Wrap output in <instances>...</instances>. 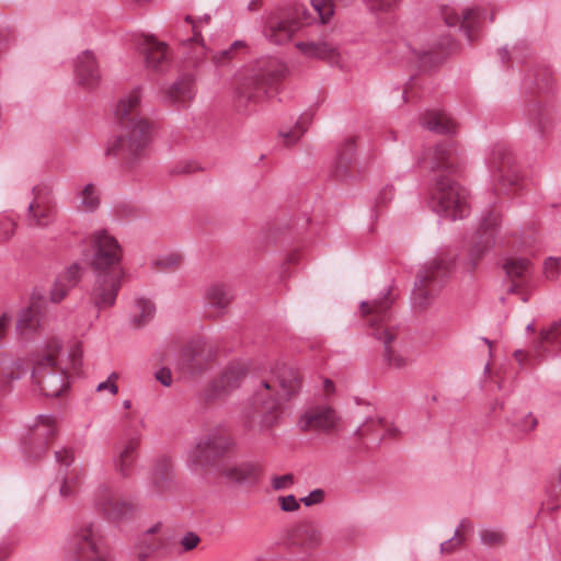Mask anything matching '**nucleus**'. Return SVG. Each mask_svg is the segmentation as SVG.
<instances>
[{"label": "nucleus", "mask_w": 561, "mask_h": 561, "mask_svg": "<svg viewBox=\"0 0 561 561\" xmlns=\"http://www.w3.org/2000/svg\"><path fill=\"white\" fill-rule=\"evenodd\" d=\"M301 389L299 371L283 362L275 363L268 376L262 378L250 398L249 407L241 414L245 432L261 434L278 422L283 404L295 398Z\"/></svg>", "instance_id": "nucleus-1"}, {"label": "nucleus", "mask_w": 561, "mask_h": 561, "mask_svg": "<svg viewBox=\"0 0 561 561\" xmlns=\"http://www.w3.org/2000/svg\"><path fill=\"white\" fill-rule=\"evenodd\" d=\"M142 91L135 87L123 94L115 108L114 116L119 130L116 137L108 139L104 146L107 158H123L129 165L142 160L152 140V124L140 114Z\"/></svg>", "instance_id": "nucleus-2"}, {"label": "nucleus", "mask_w": 561, "mask_h": 561, "mask_svg": "<svg viewBox=\"0 0 561 561\" xmlns=\"http://www.w3.org/2000/svg\"><path fill=\"white\" fill-rule=\"evenodd\" d=\"M424 160L431 171L443 173L435 176L431 193L435 211L450 220L468 216L470 211L468 192L450 178L457 165V154L453 145L449 142L437 145Z\"/></svg>", "instance_id": "nucleus-3"}, {"label": "nucleus", "mask_w": 561, "mask_h": 561, "mask_svg": "<svg viewBox=\"0 0 561 561\" xmlns=\"http://www.w3.org/2000/svg\"><path fill=\"white\" fill-rule=\"evenodd\" d=\"M392 301L390 290H387L373 301H362L360 313L367 321L370 334L382 344V363L389 369L403 370L409 365V353L391 320Z\"/></svg>", "instance_id": "nucleus-4"}, {"label": "nucleus", "mask_w": 561, "mask_h": 561, "mask_svg": "<svg viewBox=\"0 0 561 561\" xmlns=\"http://www.w3.org/2000/svg\"><path fill=\"white\" fill-rule=\"evenodd\" d=\"M61 346L53 343L35 360L32 378L39 392L46 397L56 398L69 387L68 374L60 364Z\"/></svg>", "instance_id": "nucleus-5"}, {"label": "nucleus", "mask_w": 561, "mask_h": 561, "mask_svg": "<svg viewBox=\"0 0 561 561\" xmlns=\"http://www.w3.org/2000/svg\"><path fill=\"white\" fill-rule=\"evenodd\" d=\"M450 265L451 259L443 254L424 264L417 274L412 291L414 307L424 309L435 300L449 273Z\"/></svg>", "instance_id": "nucleus-6"}, {"label": "nucleus", "mask_w": 561, "mask_h": 561, "mask_svg": "<svg viewBox=\"0 0 561 561\" xmlns=\"http://www.w3.org/2000/svg\"><path fill=\"white\" fill-rule=\"evenodd\" d=\"M101 527L96 523H82L67 545L69 561H111L103 552Z\"/></svg>", "instance_id": "nucleus-7"}, {"label": "nucleus", "mask_w": 561, "mask_h": 561, "mask_svg": "<svg viewBox=\"0 0 561 561\" xmlns=\"http://www.w3.org/2000/svg\"><path fill=\"white\" fill-rule=\"evenodd\" d=\"M285 73V68L276 61L245 69L236 78L237 91L240 98L248 101L260 99Z\"/></svg>", "instance_id": "nucleus-8"}, {"label": "nucleus", "mask_w": 561, "mask_h": 561, "mask_svg": "<svg viewBox=\"0 0 561 561\" xmlns=\"http://www.w3.org/2000/svg\"><path fill=\"white\" fill-rule=\"evenodd\" d=\"M94 272H107L122 266V249L117 240L105 230L95 231L90 237L89 248L84 252Z\"/></svg>", "instance_id": "nucleus-9"}, {"label": "nucleus", "mask_w": 561, "mask_h": 561, "mask_svg": "<svg viewBox=\"0 0 561 561\" xmlns=\"http://www.w3.org/2000/svg\"><path fill=\"white\" fill-rule=\"evenodd\" d=\"M125 275L124 270L94 272V280L88 291V299L99 318L102 310L112 308L117 299Z\"/></svg>", "instance_id": "nucleus-10"}, {"label": "nucleus", "mask_w": 561, "mask_h": 561, "mask_svg": "<svg viewBox=\"0 0 561 561\" xmlns=\"http://www.w3.org/2000/svg\"><path fill=\"white\" fill-rule=\"evenodd\" d=\"M232 442L224 436L207 434L198 437L186 450L185 462L194 473H204L213 465L214 455L229 449Z\"/></svg>", "instance_id": "nucleus-11"}, {"label": "nucleus", "mask_w": 561, "mask_h": 561, "mask_svg": "<svg viewBox=\"0 0 561 561\" xmlns=\"http://www.w3.org/2000/svg\"><path fill=\"white\" fill-rule=\"evenodd\" d=\"M488 167L499 193L508 194L520 182V176L513 165L511 153L503 146H495L489 158Z\"/></svg>", "instance_id": "nucleus-12"}, {"label": "nucleus", "mask_w": 561, "mask_h": 561, "mask_svg": "<svg viewBox=\"0 0 561 561\" xmlns=\"http://www.w3.org/2000/svg\"><path fill=\"white\" fill-rule=\"evenodd\" d=\"M488 16V9L483 5L468 7L459 13L454 8L443 7L442 18L449 27H459L469 42L474 41L482 22Z\"/></svg>", "instance_id": "nucleus-13"}, {"label": "nucleus", "mask_w": 561, "mask_h": 561, "mask_svg": "<svg viewBox=\"0 0 561 561\" xmlns=\"http://www.w3.org/2000/svg\"><path fill=\"white\" fill-rule=\"evenodd\" d=\"M249 373V365L244 360L228 364L224 370L209 383L206 397L209 400L227 397L238 389Z\"/></svg>", "instance_id": "nucleus-14"}, {"label": "nucleus", "mask_w": 561, "mask_h": 561, "mask_svg": "<svg viewBox=\"0 0 561 561\" xmlns=\"http://www.w3.org/2000/svg\"><path fill=\"white\" fill-rule=\"evenodd\" d=\"M34 198L28 204L25 214V224L30 228L46 229L56 218V204L48 192L43 187L33 188Z\"/></svg>", "instance_id": "nucleus-15"}, {"label": "nucleus", "mask_w": 561, "mask_h": 561, "mask_svg": "<svg viewBox=\"0 0 561 561\" xmlns=\"http://www.w3.org/2000/svg\"><path fill=\"white\" fill-rule=\"evenodd\" d=\"M504 270L510 279L507 291L518 295L523 302H527L535 288L529 261L518 257L507 259Z\"/></svg>", "instance_id": "nucleus-16"}, {"label": "nucleus", "mask_w": 561, "mask_h": 561, "mask_svg": "<svg viewBox=\"0 0 561 561\" xmlns=\"http://www.w3.org/2000/svg\"><path fill=\"white\" fill-rule=\"evenodd\" d=\"M323 542L321 527L312 520H305L293 527L286 538V546L309 557Z\"/></svg>", "instance_id": "nucleus-17"}, {"label": "nucleus", "mask_w": 561, "mask_h": 561, "mask_svg": "<svg viewBox=\"0 0 561 561\" xmlns=\"http://www.w3.org/2000/svg\"><path fill=\"white\" fill-rule=\"evenodd\" d=\"M46 305L45 295L39 290H34L28 305L19 312L16 330L20 335L30 336L44 327Z\"/></svg>", "instance_id": "nucleus-18"}, {"label": "nucleus", "mask_w": 561, "mask_h": 561, "mask_svg": "<svg viewBox=\"0 0 561 561\" xmlns=\"http://www.w3.org/2000/svg\"><path fill=\"white\" fill-rule=\"evenodd\" d=\"M141 438L139 435H129L119 439L113 449L111 462L114 471L123 479L131 477L134 466L138 458Z\"/></svg>", "instance_id": "nucleus-19"}, {"label": "nucleus", "mask_w": 561, "mask_h": 561, "mask_svg": "<svg viewBox=\"0 0 561 561\" xmlns=\"http://www.w3.org/2000/svg\"><path fill=\"white\" fill-rule=\"evenodd\" d=\"M302 432L336 433L341 428V419L331 407L321 405L307 410L298 421Z\"/></svg>", "instance_id": "nucleus-20"}, {"label": "nucleus", "mask_w": 561, "mask_h": 561, "mask_svg": "<svg viewBox=\"0 0 561 561\" xmlns=\"http://www.w3.org/2000/svg\"><path fill=\"white\" fill-rule=\"evenodd\" d=\"M140 53L145 56L146 67L157 72L165 71L171 61L169 46L153 36H145L138 44Z\"/></svg>", "instance_id": "nucleus-21"}, {"label": "nucleus", "mask_w": 561, "mask_h": 561, "mask_svg": "<svg viewBox=\"0 0 561 561\" xmlns=\"http://www.w3.org/2000/svg\"><path fill=\"white\" fill-rule=\"evenodd\" d=\"M76 82L87 89H94L101 81L98 58L92 50L81 51L73 64Z\"/></svg>", "instance_id": "nucleus-22"}, {"label": "nucleus", "mask_w": 561, "mask_h": 561, "mask_svg": "<svg viewBox=\"0 0 561 561\" xmlns=\"http://www.w3.org/2000/svg\"><path fill=\"white\" fill-rule=\"evenodd\" d=\"M218 474L233 483H254L257 481L261 467L251 461L222 460L217 465Z\"/></svg>", "instance_id": "nucleus-23"}, {"label": "nucleus", "mask_w": 561, "mask_h": 561, "mask_svg": "<svg viewBox=\"0 0 561 561\" xmlns=\"http://www.w3.org/2000/svg\"><path fill=\"white\" fill-rule=\"evenodd\" d=\"M31 433L32 446L27 453L32 457H38L57 433V419L54 415H38Z\"/></svg>", "instance_id": "nucleus-24"}, {"label": "nucleus", "mask_w": 561, "mask_h": 561, "mask_svg": "<svg viewBox=\"0 0 561 561\" xmlns=\"http://www.w3.org/2000/svg\"><path fill=\"white\" fill-rule=\"evenodd\" d=\"M499 222L500 217L494 211L489 213L480 222L474 244L470 253L472 264H474L477 260L494 244Z\"/></svg>", "instance_id": "nucleus-25"}, {"label": "nucleus", "mask_w": 561, "mask_h": 561, "mask_svg": "<svg viewBox=\"0 0 561 561\" xmlns=\"http://www.w3.org/2000/svg\"><path fill=\"white\" fill-rule=\"evenodd\" d=\"M96 505L112 520L119 522L131 515L133 504L113 499L112 492L106 486H101L96 492Z\"/></svg>", "instance_id": "nucleus-26"}, {"label": "nucleus", "mask_w": 561, "mask_h": 561, "mask_svg": "<svg viewBox=\"0 0 561 561\" xmlns=\"http://www.w3.org/2000/svg\"><path fill=\"white\" fill-rule=\"evenodd\" d=\"M302 23L304 22L291 21L273 13L266 20L264 34L270 42L283 44L290 39Z\"/></svg>", "instance_id": "nucleus-27"}, {"label": "nucleus", "mask_w": 561, "mask_h": 561, "mask_svg": "<svg viewBox=\"0 0 561 561\" xmlns=\"http://www.w3.org/2000/svg\"><path fill=\"white\" fill-rule=\"evenodd\" d=\"M525 115L529 127L539 138H542L552 126V108L542 102H530L525 110Z\"/></svg>", "instance_id": "nucleus-28"}, {"label": "nucleus", "mask_w": 561, "mask_h": 561, "mask_svg": "<svg viewBox=\"0 0 561 561\" xmlns=\"http://www.w3.org/2000/svg\"><path fill=\"white\" fill-rule=\"evenodd\" d=\"M534 350L535 356L538 359L543 358L546 355L557 354L561 350V320L551 323L540 331Z\"/></svg>", "instance_id": "nucleus-29"}, {"label": "nucleus", "mask_w": 561, "mask_h": 561, "mask_svg": "<svg viewBox=\"0 0 561 561\" xmlns=\"http://www.w3.org/2000/svg\"><path fill=\"white\" fill-rule=\"evenodd\" d=\"M167 548V539L137 537L131 547V561H160Z\"/></svg>", "instance_id": "nucleus-30"}, {"label": "nucleus", "mask_w": 561, "mask_h": 561, "mask_svg": "<svg viewBox=\"0 0 561 561\" xmlns=\"http://www.w3.org/2000/svg\"><path fill=\"white\" fill-rule=\"evenodd\" d=\"M295 46L307 58L323 59L330 62H336L339 59L337 47L325 39L300 41Z\"/></svg>", "instance_id": "nucleus-31"}, {"label": "nucleus", "mask_w": 561, "mask_h": 561, "mask_svg": "<svg viewBox=\"0 0 561 561\" xmlns=\"http://www.w3.org/2000/svg\"><path fill=\"white\" fill-rule=\"evenodd\" d=\"M173 482V466L171 459L161 456L157 458L151 474V493L163 495L171 490Z\"/></svg>", "instance_id": "nucleus-32"}, {"label": "nucleus", "mask_w": 561, "mask_h": 561, "mask_svg": "<svg viewBox=\"0 0 561 561\" xmlns=\"http://www.w3.org/2000/svg\"><path fill=\"white\" fill-rule=\"evenodd\" d=\"M184 23L191 26L193 36L187 38L184 43L188 45V49L186 51V62L194 67H201L208 55V48L202 37L197 33V24L193 23V18L191 15H186L184 18Z\"/></svg>", "instance_id": "nucleus-33"}, {"label": "nucleus", "mask_w": 561, "mask_h": 561, "mask_svg": "<svg viewBox=\"0 0 561 561\" xmlns=\"http://www.w3.org/2000/svg\"><path fill=\"white\" fill-rule=\"evenodd\" d=\"M231 293L227 286L214 283L208 286L205 293L206 307L211 316H220L225 312L231 301Z\"/></svg>", "instance_id": "nucleus-34"}, {"label": "nucleus", "mask_w": 561, "mask_h": 561, "mask_svg": "<svg viewBox=\"0 0 561 561\" xmlns=\"http://www.w3.org/2000/svg\"><path fill=\"white\" fill-rule=\"evenodd\" d=\"M194 96V81L192 76H184L165 90L164 98L170 103H185Z\"/></svg>", "instance_id": "nucleus-35"}, {"label": "nucleus", "mask_w": 561, "mask_h": 561, "mask_svg": "<svg viewBox=\"0 0 561 561\" xmlns=\"http://www.w3.org/2000/svg\"><path fill=\"white\" fill-rule=\"evenodd\" d=\"M421 124L428 130L437 134H451L455 131L454 121L440 111H427L422 116Z\"/></svg>", "instance_id": "nucleus-36"}, {"label": "nucleus", "mask_w": 561, "mask_h": 561, "mask_svg": "<svg viewBox=\"0 0 561 561\" xmlns=\"http://www.w3.org/2000/svg\"><path fill=\"white\" fill-rule=\"evenodd\" d=\"M355 145L352 139H347L337 150V157L334 165V176L344 180L347 176V169L353 162Z\"/></svg>", "instance_id": "nucleus-37"}, {"label": "nucleus", "mask_w": 561, "mask_h": 561, "mask_svg": "<svg viewBox=\"0 0 561 561\" xmlns=\"http://www.w3.org/2000/svg\"><path fill=\"white\" fill-rule=\"evenodd\" d=\"M78 208L87 213L95 211L101 204V194L99 187L94 183L85 184L78 193Z\"/></svg>", "instance_id": "nucleus-38"}, {"label": "nucleus", "mask_w": 561, "mask_h": 561, "mask_svg": "<svg viewBox=\"0 0 561 561\" xmlns=\"http://www.w3.org/2000/svg\"><path fill=\"white\" fill-rule=\"evenodd\" d=\"M311 123V115L308 113L301 114L296 121L295 125L288 129H280L279 137L284 146H293L298 142L302 135L307 131Z\"/></svg>", "instance_id": "nucleus-39"}, {"label": "nucleus", "mask_w": 561, "mask_h": 561, "mask_svg": "<svg viewBox=\"0 0 561 561\" xmlns=\"http://www.w3.org/2000/svg\"><path fill=\"white\" fill-rule=\"evenodd\" d=\"M379 430L383 431V434L379 439H382L383 437H394L399 433L396 426L388 423L385 419L376 416L367 419L363 426L356 430L355 434L363 437L369 433L378 432Z\"/></svg>", "instance_id": "nucleus-40"}, {"label": "nucleus", "mask_w": 561, "mask_h": 561, "mask_svg": "<svg viewBox=\"0 0 561 561\" xmlns=\"http://www.w3.org/2000/svg\"><path fill=\"white\" fill-rule=\"evenodd\" d=\"M543 503L551 511L561 506V467L559 472L551 477L545 486Z\"/></svg>", "instance_id": "nucleus-41"}, {"label": "nucleus", "mask_w": 561, "mask_h": 561, "mask_svg": "<svg viewBox=\"0 0 561 561\" xmlns=\"http://www.w3.org/2000/svg\"><path fill=\"white\" fill-rule=\"evenodd\" d=\"M183 261L180 252L170 251L154 255L151 261V267L157 272H170L178 268Z\"/></svg>", "instance_id": "nucleus-42"}, {"label": "nucleus", "mask_w": 561, "mask_h": 561, "mask_svg": "<svg viewBox=\"0 0 561 561\" xmlns=\"http://www.w3.org/2000/svg\"><path fill=\"white\" fill-rule=\"evenodd\" d=\"M156 312L153 302L146 298L135 300V311L131 321L136 328H141L152 320Z\"/></svg>", "instance_id": "nucleus-43"}, {"label": "nucleus", "mask_w": 561, "mask_h": 561, "mask_svg": "<svg viewBox=\"0 0 561 561\" xmlns=\"http://www.w3.org/2000/svg\"><path fill=\"white\" fill-rule=\"evenodd\" d=\"M247 49V43L243 41H234L228 48L216 51L211 56L213 64L217 67H225L236 57L237 53Z\"/></svg>", "instance_id": "nucleus-44"}, {"label": "nucleus", "mask_w": 561, "mask_h": 561, "mask_svg": "<svg viewBox=\"0 0 561 561\" xmlns=\"http://www.w3.org/2000/svg\"><path fill=\"white\" fill-rule=\"evenodd\" d=\"M58 479L60 480L59 494L64 499L71 497L75 494L79 483V472L77 469L71 471L59 470Z\"/></svg>", "instance_id": "nucleus-45"}, {"label": "nucleus", "mask_w": 561, "mask_h": 561, "mask_svg": "<svg viewBox=\"0 0 561 561\" xmlns=\"http://www.w3.org/2000/svg\"><path fill=\"white\" fill-rule=\"evenodd\" d=\"M510 423L517 432L529 433L535 430L538 420L531 412H517L512 416Z\"/></svg>", "instance_id": "nucleus-46"}, {"label": "nucleus", "mask_w": 561, "mask_h": 561, "mask_svg": "<svg viewBox=\"0 0 561 561\" xmlns=\"http://www.w3.org/2000/svg\"><path fill=\"white\" fill-rule=\"evenodd\" d=\"M467 529H472V524L467 519H462L460 522V524L458 525V527L456 528L455 535L450 539L440 543V552L442 553H450L455 549L460 547L463 542V538L460 535V533H463Z\"/></svg>", "instance_id": "nucleus-47"}, {"label": "nucleus", "mask_w": 561, "mask_h": 561, "mask_svg": "<svg viewBox=\"0 0 561 561\" xmlns=\"http://www.w3.org/2000/svg\"><path fill=\"white\" fill-rule=\"evenodd\" d=\"M72 288L75 287L70 286L67 282L64 280V278L57 275L49 293L50 301L54 304L62 301Z\"/></svg>", "instance_id": "nucleus-48"}, {"label": "nucleus", "mask_w": 561, "mask_h": 561, "mask_svg": "<svg viewBox=\"0 0 561 561\" xmlns=\"http://www.w3.org/2000/svg\"><path fill=\"white\" fill-rule=\"evenodd\" d=\"M480 540L489 547H496L504 543L505 536L503 531L496 528H484L480 530Z\"/></svg>", "instance_id": "nucleus-49"}, {"label": "nucleus", "mask_w": 561, "mask_h": 561, "mask_svg": "<svg viewBox=\"0 0 561 561\" xmlns=\"http://www.w3.org/2000/svg\"><path fill=\"white\" fill-rule=\"evenodd\" d=\"M366 8L371 12L388 13L398 8L401 0H363Z\"/></svg>", "instance_id": "nucleus-50"}, {"label": "nucleus", "mask_w": 561, "mask_h": 561, "mask_svg": "<svg viewBox=\"0 0 561 561\" xmlns=\"http://www.w3.org/2000/svg\"><path fill=\"white\" fill-rule=\"evenodd\" d=\"M561 268V255L549 256L545 260L542 266V273L546 279L556 280L559 277Z\"/></svg>", "instance_id": "nucleus-51"}, {"label": "nucleus", "mask_w": 561, "mask_h": 561, "mask_svg": "<svg viewBox=\"0 0 561 561\" xmlns=\"http://www.w3.org/2000/svg\"><path fill=\"white\" fill-rule=\"evenodd\" d=\"M83 274V267L78 263H72L68 267H66L58 275L64 278L70 286L76 287L80 282Z\"/></svg>", "instance_id": "nucleus-52"}, {"label": "nucleus", "mask_w": 561, "mask_h": 561, "mask_svg": "<svg viewBox=\"0 0 561 561\" xmlns=\"http://www.w3.org/2000/svg\"><path fill=\"white\" fill-rule=\"evenodd\" d=\"M16 221L8 214L0 215V242L8 241L15 231Z\"/></svg>", "instance_id": "nucleus-53"}, {"label": "nucleus", "mask_w": 561, "mask_h": 561, "mask_svg": "<svg viewBox=\"0 0 561 561\" xmlns=\"http://www.w3.org/2000/svg\"><path fill=\"white\" fill-rule=\"evenodd\" d=\"M311 5L313 10L319 14L322 23L328 22L334 13L331 0H311Z\"/></svg>", "instance_id": "nucleus-54"}, {"label": "nucleus", "mask_w": 561, "mask_h": 561, "mask_svg": "<svg viewBox=\"0 0 561 561\" xmlns=\"http://www.w3.org/2000/svg\"><path fill=\"white\" fill-rule=\"evenodd\" d=\"M118 379L117 373H111L105 381L100 382L96 386V391H108L112 396L117 394L118 387L116 385V380Z\"/></svg>", "instance_id": "nucleus-55"}, {"label": "nucleus", "mask_w": 561, "mask_h": 561, "mask_svg": "<svg viewBox=\"0 0 561 561\" xmlns=\"http://www.w3.org/2000/svg\"><path fill=\"white\" fill-rule=\"evenodd\" d=\"M407 48L409 49V59L411 61H419L422 65L426 64V57L430 55V49L426 47L416 48L412 44H407Z\"/></svg>", "instance_id": "nucleus-56"}, {"label": "nucleus", "mask_w": 561, "mask_h": 561, "mask_svg": "<svg viewBox=\"0 0 561 561\" xmlns=\"http://www.w3.org/2000/svg\"><path fill=\"white\" fill-rule=\"evenodd\" d=\"M56 461L61 466L65 467L64 470L68 471V468L72 465L75 461V455L73 451L69 448H61L55 453Z\"/></svg>", "instance_id": "nucleus-57"}, {"label": "nucleus", "mask_w": 561, "mask_h": 561, "mask_svg": "<svg viewBox=\"0 0 561 561\" xmlns=\"http://www.w3.org/2000/svg\"><path fill=\"white\" fill-rule=\"evenodd\" d=\"M271 483L276 491L286 490L294 484V476L291 473L275 476L272 478Z\"/></svg>", "instance_id": "nucleus-58"}, {"label": "nucleus", "mask_w": 561, "mask_h": 561, "mask_svg": "<svg viewBox=\"0 0 561 561\" xmlns=\"http://www.w3.org/2000/svg\"><path fill=\"white\" fill-rule=\"evenodd\" d=\"M277 501L284 512H296L300 507L299 501L293 494L279 496Z\"/></svg>", "instance_id": "nucleus-59"}, {"label": "nucleus", "mask_w": 561, "mask_h": 561, "mask_svg": "<svg viewBox=\"0 0 561 561\" xmlns=\"http://www.w3.org/2000/svg\"><path fill=\"white\" fill-rule=\"evenodd\" d=\"M325 497V492L322 489H314L308 495L300 499V502L306 506H313L322 503Z\"/></svg>", "instance_id": "nucleus-60"}, {"label": "nucleus", "mask_w": 561, "mask_h": 561, "mask_svg": "<svg viewBox=\"0 0 561 561\" xmlns=\"http://www.w3.org/2000/svg\"><path fill=\"white\" fill-rule=\"evenodd\" d=\"M199 542H201L199 536L193 531L186 533L181 538V541H180L184 551H191V550L195 549Z\"/></svg>", "instance_id": "nucleus-61"}, {"label": "nucleus", "mask_w": 561, "mask_h": 561, "mask_svg": "<svg viewBox=\"0 0 561 561\" xmlns=\"http://www.w3.org/2000/svg\"><path fill=\"white\" fill-rule=\"evenodd\" d=\"M11 321L12 314L5 309L0 308V339L5 334Z\"/></svg>", "instance_id": "nucleus-62"}, {"label": "nucleus", "mask_w": 561, "mask_h": 561, "mask_svg": "<svg viewBox=\"0 0 561 561\" xmlns=\"http://www.w3.org/2000/svg\"><path fill=\"white\" fill-rule=\"evenodd\" d=\"M393 197L392 186H385L377 195L376 202L379 205H385L390 202Z\"/></svg>", "instance_id": "nucleus-63"}, {"label": "nucleus", "mask_w": 561, "mask_h": 561, "mask_svg": "<svg viewBox=\"0 0 561 561\" xmlns=\"http://www.w3.org/2000/svg\"><path fill=\"white\" fill-rule=\"evenodd\" d=\"M156 379L165 387H170L172 383V375L168 368H161L156 373Z\"/></svg>", "instance_id": "nucleus-64"}]
</instances>
